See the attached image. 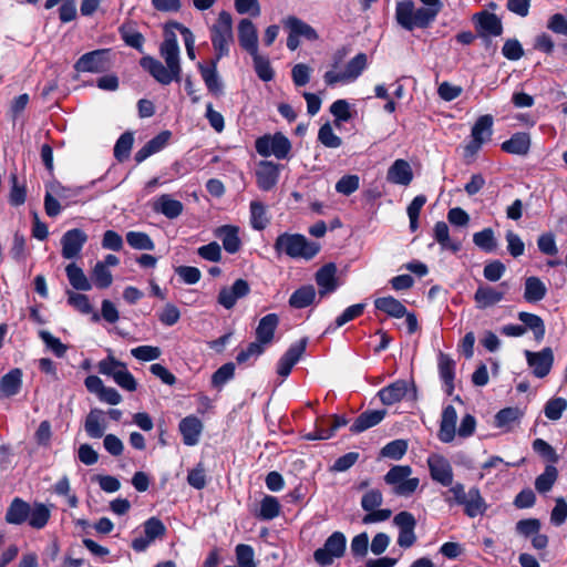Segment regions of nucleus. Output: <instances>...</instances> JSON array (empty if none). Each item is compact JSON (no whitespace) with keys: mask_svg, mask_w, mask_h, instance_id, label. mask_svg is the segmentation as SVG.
Here are the masks:
<instances>
[{"mask_svg":"<svg viewBox=\"0 0 567 567\" xmlns=\"http://www.w3.org/2000/svg\"><path fill=\"white\" fill-rule=\"evenodd\" d=\"M159 54L166 65L152 56H144L140 61L141 66L163 85L179 82L182 65L179 47L175 34L165 38L159 47Z\"/></svg>","mask_w":567,"mask_h":567,"instance_id":"f257e3e1","label":"nucleus"},{"mask_svg":"<svg viewBox=\"0 0 567 567\" xmlns=\"http://www.w3.org/2000/svg\"><path fill=\"white\" fill-rule=\"evenodd\" d=\"M416 7L412 0L399 1L395 6V20L403 29H426L436 19L443 8L441 0H420Z\"/></svg>","mask_w":567,"mask_h":567,"instance_id":"f03ea898","label":"nucleus"},{"mask_svg":"<svg viewBox=\"0 0 567 567\" xmlns=\"http://www.w3.org/2000/svg\"><path fill=\"white\" fill-rule=\"evenodd\" d=\"M346 55V49H341L334 52L332 56L331 69L326 71L323 74V81L326 85L334 86L336 84L339 83H352L359 79V76L364 72V70L369 65L367 54L360 52L348 61L343 71H337L339 64L343 61Z\"/></svg>","mask_w":567,"mask_h":567,"instance_id":"7ed1b4c3","label":"nucleus"},{"mask_svg":"<svg viewBox=\"0 0 567 567\" xmlns=\"http://www.w3.org/2000/svg\"><path fill=\"white\" fill-rule=\"evenodd\" d=\"M274 248L278 255L310 260L319 252L320 245L303 235L284 233L277 237Z\"/></svg>","mask_w":567,"mask_h":567,"instance_id":"20e7f679","label":"nucleus"},{"mask_svg":"<svg viewBox=\"0 0 567 567\" xmlns=\"http://www.w3.org/2000/svg\"><path fill=\"white\" fill-rule=\"evenodd\" d=\"M210 40L215 50L214 60H220L229 54L234 41L233 18L229 12H219L216 23L210 27Z\"/></svg>","mask_w":567,"mask_h":567,"instance_id":"39448f33","label":"nucleus"},{"mask_svg":"<svg viewBox=\"0 0 567 567\" xmlns=\"http://www.w3.org/2000/svg\"><path fill=\"white\" fill-rule=\"evenodd\" d=\"M412 468L409 465H395L384 475V482L392 487L399 496L412 495L420 485L417 477H411Z\"/></svg>","mask_w":567,"mask_h":567,"instance_id":"423d86ee","label":"nucleus"},{"mask_svg":"<svg viewBox=\"0 0 567 567\" xmlns=\"http://www.w3.org/2000/svg\"><path fill=\"white\" fill-rule=\"evenodd\" d=\"M255 146L259 155L275 156L277 159L287 158L291 151L290 141L281 133L259 137Z\"/></svg>","mask_w":567,"mask_h":567,"instance_id":"0eeeda50","label":"nucleus"},{"mask_svg":"<svg viewBox=\"0 0 567 567\" xmlns=\"http://www.w3.org/2000/svg\"><path fill=\"white\" fill-rule=\"evenodd\" d=\"M111 66V50L101 49L83 54L74 64L80 73H102Z\"/></svg>","mask_w":567,"mask_h":567,"instance_id":"6e6552de","label":"nucleus"},{"mask_svg":"<svg viewBox=\"0 0 567 567\" xmlns=\"http://www.w3.org/2000/svg\"><path fill=\"white\" fill-rule=\"evenodd\" d=\"M346 544V536L341 532H334L328 537L323 547L318 548L313 553V558L319 565L329 566L333 563L334 558L343 556Z\"/></svg>","mask_w":567,"mask_h":567,"instance_id":"1a4fd4ad","label":"nucleus"},{"mask_svg":"<svg viewBox=\"0 0 567 567\" xmlns=\"http://www.w3.org/2000/svg\"><path fill=\"white\" fill-rule=\"evenodd\" d=\"M393 524L399 529L398 545L402 548H410L416 542V519L410 512H400L393 518Z\"/></svg>","mask_w":567,"mask_h":567,"instance_id":"9d476101","label":"nucleus"},{"mask_svg":"<svg viewBox=\"0 0 567 567\" xmlns=\"http://www.w3.org/2000/svg\"><path fill=\"white\" fill-rule=\"evenodd\" d=\"M166 533V527L156 517H151L144 523V535L136 537L132 542V548L135 551L142 553L146 550L151 544L157 538H162Z\"/></svg>","mask_w":567,"mask_h":567,"instance_id":"9b49d317","label":"nucleus"},{"mask_svg":"<svg viewBox=\"0 0 567 567\" xmlns=\"http://www.w3.org/2000/svg\"><path fill=\"white\" fill-rule=\"evenodd\" d=\"M524 354L535 377L542 379L550 372L554 363V353L550 348H544L538 352L525 350Z\"/></svg>","mask_w":567,"mask_h":567,"instance_id":"f8f14e48","label":"nucleus"},{"mask_svg":"<svg viewBox=\"0 0 567 567\" xmlns=\"http://www.w3.org/2000/svg\"><path fill=\"white\" fill-rule=\"evenodd\" d=\"M87 241V235L79 228H73L64 233L61 238V254L65 259L76 258L85 243Z\"/></svg>","mask_w":567,"mask_h":567,"instance_id":"ddd939ff","label":"nucleus"},{"mask_svg":"<svg viewBox=\"0 0 567 567\" xmlns=\"http://www.w3.org/2000/svg\"><path fill=\"white\" fill-rule=\"evenodd\" d=\"M431 477L443 486H451L453 483V470L450 462L440 454H432L427 458Z\"/></svg>","mask_w":567,"mask_h":567,"instance_id":"4468645a","label":"nucleus"},{"mask_svg":"<svg viewBox=\"0 0 567 567\" xmlns=\"http://www.w3.org/2000/svg\"><path fill=\"white\" fill-rule=\"evenodd\" d=\"M280 166L271 161H261L256 168V183L257 186L268 192L272 189L279 179Z\"/></svg>","mask_w":567,"mask_h":567,"instance_id":"2eb2a0df","label":"nucleus"},{"mask_svg":"<svg viewBox=\"0 0 567 567\" xmlns=\"http://www.w3.org/2000/svg\"><path fill=\"white\" fill-rule=\"evenodd\" d=\"M307 338H303L292 343L285 354L279 359L277 364V373L286 378L290 374L293 365L299 361L301 355L305 353L307 347Z\"/></svg>","mask_w":567,"mask_h":567,"instance_id":"dca6fc26","label":"nucleus"},{"mask_svg":"<svg viewBox=\"0 0 567 567\" xmlns=\"http://www.w3.org/2000/svg\"><path fill=\"white\" fill-rule=\"evenodd\" d=\"M250 291L249 284L244 279H237L230 287H224L218 293L217 301L225 309H231L238 299L246 297Z\"/></svg>","mask_w":567,"mask_h":567,"instance_id":"f3484780","label":"nucleus"},{"mask_svg":"<svg viewBox=\"0 0 567 567\" xmlns=\"http://www.w3.org/2000/svg\"><path fill=\"white\" fill-rule=\"evenodd\" d=\"M213 233L221 241L226 252L234 255L241 249L243 243L239 237L238 226L223 225L215 228Z\"/></svg>","mask_w":567,"mask_h":567,"instance_id":"a211bd4d","label":"nucleus"},{"mask_svg":"<svg viewBox=\"0 0 567 567\" xmlns=\"http://www.w3.org/2000/svg\"><path fill=\"white\" fill-rule=\"evenodd\" d=\"M473 21L476 23L478 33L482 37H498L503 32L501 19L491 12L481 11L474 14Z\"/></svg>","mask_w":567,"mask_h":567,"instance_id":"6ab92c4d","label":"nucleus"},{"mask_svg":"<svg viewBox=\"0 0 567 567\" xmlns=\"http://www.w3.org/2000/svg\"><path fill=\"white\" fill-rule=\"evenodd\" d=\"M238 41L240 47L249 54L258 51L257 28L249 19H241L237 25Z\"/></svg>","mask_w":567,"mask_h":567,"instance_id":"aec40b11","label":"nucleus"},{"mask_svg":"<svg viewBox=\"0 0 567 567\" xmlns=\"http://www.w3.org/2000/svg\"><path fill=\"white\" fill-rule=\"evenodd\" d=\"M386 181L394 185L408 186L413 181V171L405 159H395L388 168Z\"/></svg>","mask_w":567,"mask_h":567,"instance_id":"412c9836","label":"nucleus"},{"mask_svg":"<svg viewBox=\"0 0 567 567\" xmlns=\"http://www.w3.org/2000/svg\"><path fill=\"white\" fill-rule=\"evenodd\" d=\"M337 270V266L329 262L317 271L316 282L321 296L333 292L338 288Z\"/></svg>","mask_w":567,"mask_h":567,"instance_id":"4be33fe9","label":"nucleus"},{"mask_svg":"<svg viewBox=\"0 0 567 567\" xmlns=\"http://www.w3.org/2000/svg\"><path fill=\"white\" fill-rule=\"evenodd\" d=\"M182 202L174 199L168 194L158 196L153 203V210L163 214L168 219H175L183 213Z\"/></svg>","mask_w":567,"mask_h":567,"instance_id":"5701e85b","label":"nucleus"},{"mask_svg":"<svg viewBox=\"0 0 567 567\" xmlns=\"http://www.w3.org/2000/svg\"><path fill=\"white\" fill-rule=\"evenodd\" d=\"M409 392V382L405 380H396L390 385L381 389L378 393L381 402L386 405H392L400 402L406 396Z\"/></svg>","mask_w":567,"mask_h":567,"instance_id":"b1692460","label":"nucleus"},{"mask_svg":"<svg viewBox=\"0 0 567 567\" xmlns=\"http://www.w3.org/2000/svg\"><path fill=\"white\" fill-rule=\"evenodd\" d=\"M278 324L279 317L276 313L262 317L256 328V340L262 346L269 344L274 339Z\"/></svg>","mask_w":567,"mask_h":567,"instance_id":"393cba45","label":"nucleus"},{"mask_svg":"<svg viewBox=\"0 0 567 567\" xmlns=\"http://www.w3.org/2000/svg\"><path fill=\"white\" fill-rule=\"evenodd\" d=\"M440 378L444 383L445 392L450 395L454 390L455 361L443 352L437 358Z\"/></svg>","mask_w":567,"mask_h":567,"instance_id":"a878e982","label":"nucleus"},{"mask_svg":"<svg viewBox=\"0 0 567 567\" xmlns=\"http://www.w3.org/2000/svg\"><path fill=\"white\" fill-rule=\"evenodd\" d=\"M202 430L203 424L196 416H186L179 423V431L183 435V442L188 446H193L198 443Z\"/></svg>","mask_w":567,"mask_h":567,"instance_id":"bb28decb","label":"nucleus"},{"mask_svg":"<svg viewBox=\"0 0 567 567\" xmlns=\"http://www.w3.org/2000/svg\"><path fill=\"white\" fill-rule=\"evenodd\" d=\"M457 420V413L453 405L444 408L442 413V420L439 431V437L442 442H452L455 436V425Z\"/></svg>","mask_w":567,"mask_h":567,"instance_id":"cd10ccee","label":"nucleus"},{"mask_svg":"<svg viewBox=\"0 0 567 567\" xmlns=\"http://www.w3.org/2000/svg\"><path fill=\"white\" fill-rule=\"evenodd\" d=\"M84 430L92 439H100L104 435L106 430V421L104 412L100 409H93L86 415Z\"/></svg>","mask_w":567,"mask_h":567,"instance_id":"c85d7f7f","label":"nucleus"},{"mask_svg":"<svg viewBox=\"0 0 567 567\" xmlns=\"http://www.w3.org/2000/svg\"><path fill=\"white\" fill-rule=\"evenodd\" d=\"M30 505L23 499L16 497L10 503L7 513H6V522L8 524L21 525L28 522V517L30 514Z\"/></svg>","mask_w":567,"mask_h":567,"instance_id":"c756f323","label":"nucleus"},{"mask_svg":"<svg viewBox=\"0 0 567 567\" xmlns=\"http://www.w3.org/2000/svg\"><path fill=\"white\" fill-rule=\"evenodd\" d=\"M22 385V372L13 369L0 380V398H10L19 393Z\"/></svg>","mask_w":567,"mask_h":567,"instance_id":"7c9ffc66","label":"nucleus"},{"mask_svg":"<svg viewBox=\"0 0 567 567\" xmlns=\"http://www.w3.org/2000/svg\"><path fill=\"white\" fill-rule=\"evenodd\" d=\"M503 298L504 291H499L489 286L478 287L474 295V300L480 309L492 307L502 301Z\"/></svg>","mask_w":567,"mask_h":567,"instance_id":"2f4dec72","label":"nucleus"},{"mask_svg":"<svg viewBox=\"0 0 567 567\" xmlns=\"http://www.w3.org/2000/svg\"><path fill=\"white\" fill-rule=\"evenodd\" d=\"M219 60H213L210 66H205L198 63L200 75L208 89L213 94H220L223 91V84L217 73V63Z\"/></svg>","mask_w":567,"mask_h":567,"instance_id":"473e14b6","label":"nucleus"},{"mask_svg":"<svg viewBox=\"0 0 567 567\" xmlns=\"http://www.w3.org/2000/svg\"><path fill=\"white\" fill-rule=\"evenodd\" d=\"M433 237L442 250L457 252L461 249V243L450 237V229L445 221H437L434 225Z\"/></svg>","mask_w":567,"mask_h":567,"instance_id":"72a5a7b5","label":"nucleus"},{"mask_svg":"<svg viewBox=\"0 0 567 567\" xmlns=\"http://www.w3.org/2000/svg\"><path fill=\"white\" fill-rule=\"evenodd\" d=\"M385 416L384 410H372L361 413L351 425L350 430L353 433H361L377 424H379Z\"/></svg>","mask_w":567,"mask_h":567,"instance_id":"f704fd0d","label":"nucleus"},{"mask_svg":"<svg viewBox=\"0 0 567 567\" xmlns=\"http://www.w3.org/2000/svg\"><path fill=\"white\" fill-rule=\"evenodd\" d=\"M463 506L465 514L472 518L485 513L486 504L477 487H471L468 489Z\"/></svg>","mask_w":567,"mask_h":567,"instance_id":"c9c22d12","label":"nucleus"},{"mask_svg":"<svg viewBox=\"0 0 567 567\" xmlns=\"http://www.w3.org/2000/svg\"><path fill=\"white\" fill-rule=\"evenodd\" d=\"M530 147V137L527 133H516L503 142L502 150L509 154L526 155Z\"/></svg>","mask_w":567,"mask_h":567,"instance_id":"e433bc0d","label":"nucleus"},{"mask_svg":"<svg viewBox=\"0 0 567 567\" xmlns=\"http://www.w3.org/2000/svg\"><path fill=\"white\" fill-rule=\"evenodd\" d=\"M378 310L385 312L393 318H403L406 315L405 306L394 297H381L374 300Z\"/></svg>","mask_w":567,"mask_h":567,"instance_id":"4c0bfd02","label":"nucleus"},{"mask_svg":"<svg viewBox=\"0 0 567 567\" xmlns=\"http://www.w3.org/2000/svg\"><path fill=\"white\" fill-rule=\"evenodd\" d=\"M547 288L538 277H528L525 280L524 298L527 302H538L545 298Z\"/></svg>","mask_w":567,"mask_h":567,"instance_id":"58836bf2","label":"nucleus"},{"mask_svg":"<svg viewBox=\"0 0 567 567\" xmlns=\"http://www.w3.org/2000/svg\"><path fill=\"white\" fill-rule=\"evenodd\" d=\"M284 24L289 29V31L296 33L299 38L303 37L309 41H316L318 39L317 31L311 25L296 17H288L284 21Z\"/></svg>","mask_w":567,"mask_h":567,"instance_id":"ea45409f","label":"nucleus"},{"mask_svg":"<svg viewBox=\"0 0 567 567\" xmlns=\"http://www.w3.org/2000/svg\"><path fill=\"white\" fill-rule=\"evenodd\" d=\"M316 298L315 287L311 285L302 286L297 289L289 298V305L296 309H302L310 306Z\"/></svg>","mask_w":567,"mask_h":567,"instance_id":"a19ab883","label":"nucleus"},{"mask_svg":"<svg viewBox=\"0 0 567 567\" xmlns=\"http://www.w3.org/2000/svg\"><path fill=\"white\" fill-rule=\"evenodd\" d=\"M50 517L51 511L47 505L42 503H34L30 507L28 523L31 527L35 529H41L48 524Z\"/></svg>","mask_w":567,"mask_h":567,"instance_id":"79ce46f5","label":"nucleus"},{"mask_svg":"<svg viewBox=\"0 0 567 567\" xmlns=\"http://www.w3.org/2000/svg\"><path fill=\"white\" fill-rule=\"evenodd\" d=\"M66 277L69 279L70 285L81 291H87L91 289L92 285L85 276L84 271L76 266L74 262L69 264L65 268Z\"/></svg>","mask_w":567,"mask_h":567,"instance_id":"37998d69","label":"nucleus"},{"mask_svg":"<svg viewBox=\"0 0 567 567\" xmlns=\"http://www.w3.org/2000/svg\"><path fill=\"white\" fill-rule=\"evenodd\" d=\"M49 186L52 193H54L55 197L62 200L65 206L76 203V198L81 195L83 190V187L81 186H63L58 182L51 183Z\"/></svg>","mask_w":567,"mask_h":567,"instance_id":"c03bdc74","label":"nucleus"},{"mask_svg":"<svg viewBox=\"0 0 567 567\" xmlns=\"http://www.w3.org/2000/svg\"><path fill=\"white\" fill-rule=\"evenodd\" d=\"M250 225L255 230H262L269 224L266 206L259 200H252L249 206Z\"/></svg>","mask_w":567,"mask_h":567,"instance_id":"a18cd8bd","label":"nucleus"},{"mask_svg":"<svg viewBox=\"0 0 567 567\" xmlns=\"http://www.w3.org/2000/svg\"><path fill=\"white\" fill-rule=\"evenodd\" d=\"M118 32L121 34L122 40L130 47L141 50L144 43V37L141 32H138L135 28L134 22L128 21L123 23Z\"/></svg>","mask_w":567,"mask_h":567,"instance_id":"49530a36","label":"nucleus"},{"mask_svg":"<svg viewBox=\"0 0 567 567\" xmlns=\"http://www.w3.org/2000/svg\"><path fill=\"white\" fill-rule=\"evenodd\" d=\"M518 319L525 324L524 327L533 331L535 340L540 342L545 337V324L543 319L534 313L519 312Z\"/></svg>","mask_w":567,"mask_h":567,"instance_id":"de8ad7c7","label":"nucleus"},{"mask_svg":"<svg viewBox=\"0 0 567 567\" xmlns=\"http://www.w3.org/2000/svg\"><path fill=\"white\" fill-rule=\"evenodd\" d=\"M558 477V471L553 465H547L544 473L536 477L535 488L544 494L551 489Z\"/></svg>","mask_w":567,"mask_h":567,"instance_id":"09e8293b","label":"nucleus"},{"mask_svg":"<svg viewBox=\"0 0 567 567\" xmlns=\"http://www.w3.org/2000/svg\"><path fill=\"white\" fill-rule=\"evenodd\" d=\"M127 244L137 250H153L155 248L152 238L143 231H128L126 234Z\"/></svg>","mask_w":567,"mask_h":567,"instance_id":"8fccbe9b","label":"nucleus"},{"mask_svg":"<svg viewBox=\"0 0 567 567\" xmlns=\"http://www.w3.org/2000/svg\"><path fill=\"white\" fill-rule=\"evenodd\" d=\"M473 243L486 252H492L496 249L497 243L492 228H485L482 231L473 235Z\"/></svg>","mask_w":567,"mask_h":567,"instance_id":"3c124183","label":"nucleus"},{"mask_svg":"<svg viewBox=\"0 0 567 567\" xmlns=\"http://www.w3.org/2000/svg\"><path fill=\"white\" fill-rule=\"evenodd\" d=\"M250 55L252 56L254 68L259 79L265 82L271 81L274 78V71L269 60L260 55L258 51Z\"/></svg>","mask_w":567,"mask_h":567,"instance_id":"603ef678","label":"nucleus"},{"mask_svg":"<svg viewBox=\"0 0 567 567\" xmlns=\"http://www.w3.org/2000/svg\"><path fill=\"white\" fill-rule=\"evenodd\" d=\"M280 513V504L274 496H265L260 503L258 516L264 520H270L277 517Z\"/></svg>","mask_w":567,"mask_h":567,"instance_id":"864d4df0","label":"nucleus"},{"mask_svg":"<svg viewBox=\"0 0 567 567\" xmlns=\"http://www.w3.org/2000/svg\"><path fill=\"white\" fill-rule=\"evenodd\" d=\"M520 412L517 408H506L495 415V425L501 429L509 430L518 421Z\"/></svg>","mask_w":567,"mask_h":567,"instance_id":"5fc2aeb1","label":"nucleus"},{"mask_svg":"<svg viewBox=\"0 0 567 567\" xmlns=\"http://www.w3.org/2000/svg\"><path fill=\"white\" fill-rule=\"evenodd\" d=\"M408 451V442L405 440H394L384 445L381 455L391 460H401Z\"/></svg>","mask_w":567,"mask_h":567,"instance_id":"6e6d98bb","label":"nucleus"},{"mask_svg":"<svg viewBox=\"0 0 567 567\" xmlns=\"http://www.w3.org/2000/svg\"><path fill=\"white\" fill-rule=\"evenodd\" d=\"M97 368L101 374L111 377L114 380L116 375L122 372V370L124 371L126 369V364L113 357H107L106 359L99 362Z\"/></svg>","mask_w":567,"mask_h":567,"instance_id":"4d7b16f0","label":"nucleus"},{"mask_svg":"<svg viewBox=\"0 0 567 567\" xmlns=\"http://www.w3.org/2000/svg\"><path fill=\"white\" fill-rule=\"evenodd\" d=\"M493 117L491 115H482L477 118L472 127V137H478L487 141L492 135Z\"/></svg>","mask_w":567,"mask_h":567,"instance_id":"13d9d810","label":"nucleus"},{"mask_svg":"<svg viewBox=\"0 0 567 567\" xmlns=\"http://www.w3.org/2000/svg\"><path fill=\"white\" fill-rule=\"evenodd\" d=\"M567 409V400L564 398L550 399L544 408L545 416L550 421H557Z\"/></svg>","mask_w":567,"mask_h":567,"instance_id":"bf43d9fd","label":"nucleus"},{"mask_svg":"<svg viewBox=\"0 0 567 567\" xmlns=\"http://www.w3.org/2000/svg\"><path fill=\"white\" fill-rule=\"evenodd\" d=\"M92 280L97 288L105 289L112 285L113 277L105 264L96 262L92 270Z\"/></svg>","mask_w":567,"mask_h":567,"instance_id":"052dcab7","label":"nucleus"},{"mask_svg":"<svg viewBox=\"0 0 567 567\" xmlns=\"http://www.w3.org/2000/svg\"><path fill=\"white\" fill-rule=\"evenodd\" d=\"M318 141L329 148H338L341 146V138L333 132L329 123L323 124L318 132Z\"/></svg>","mask_w":567,"mask_h":567,"instance_id":"680f3d73","label":"nucleus"},{"mask_svg":"<svg viewBox=\"0 0 567 567\" xmlns=\"http://www.w3.org/2000/svg\"><path fill=\"white\" fill-rule=\"evenodd\" d=\"M235 553L238 567H257L255 551L250 545L239 544Z\"/></svg>","mask_w":567,"mask_h":567,"instance_id":"e2e57ef3","label":"nucleus"},{"mask_svg":"<svg viewBox=\"0 0 567 567\" xmlns=\"http://www.w3.org/2000/svg\"><path fill=\"white\" fill-rule=\"evenodd\" d=\"M39 336L43 343L47 346V348L50 349L56 357H64L68 347L64 343H62L59 338L54 337L52 333L45 330H41L39 332Z\"/></svg>","mask_w":567,"mask_h":567,"instance_id":"0e129e2a","label":"nucleus"},{"mask_svg":"<svg viewBox=\"0 0 567 567\" xmlns=\"http://www.w3.org/2000/svg\"><path fill=\"white\" fill-rule=\"evenodd\" d=\"M133 142H134L133 134L130 132H126L120 136V138L117 140V142L114 146V156L120 162H123L124 159H126L128 157Z\"/></svg>","mask_w":567,"mask_h":567,"instance_id":"69168bd1","label":"nucleus"},{"mask_svg":"<svg viewBox=\"0 0 567 567\" xmlns=\"http://www.w3.org/2000/svg\"><path fill=\"white\" fill-rule=\"evenodd\" d=\"M235 364L228 362L217 369L212 377V384L216 388H221L225 383L234 378Z\"/></svg>","mask_w":567,"mask_h":567,"instance_id":"338daca9","label":"nucleus"},{"mask_svg":"<svg viewBox=\"0 0 567 567\" xmlns=\"http://www.w3.org/2000/svg\"><path fill=\"white\" fill-rule=\"evenodd\" d=\"M383 502V495L378 488H370L365 491L361 498V507L365 512H371L378 508Z\"/></svg>","mask_w":567,"mask_h":567,"instance_id":"774afa93","label":"nucleus"}]
</instances>
